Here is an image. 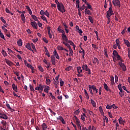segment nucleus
Wrapping results in <instances>:
<instances>
[{
  "label": "nucleus",
  "mask_w": 130,
  "mask_h": 130,
  "mask_svg": "<svg viewBox=\"0 0 130 130\" xmlns=\"http://www.w3.org/2000/svg\"><path fill=\"white\" fill-rule=\"evenodd\" d=\"M6 62L10 67H11L13 64V62H12L11 61H10V60H8V59H6Z\"/></svg>",
  "instance_id": "nucleus-21"
},
{
  "label": "nucleus",
  "mask_w": 130,
  "mask_h": 130,
  "mask_svg": "<svg viewBox=\"0 0 130 130\" xmlns=\"http://www.w3.org/2000/svg\"><path fill=\"white\" fill-rule=\"evenodd\" d=\"M31 17H32V19L35 20V21L39 22V19H38L37 16L34 15H31Z\"/></svg>",
  "instance_id": "nucleus-30"
},
{
  "label": "nucleus",
  "mask_w": 130,
  "mask_h": 130,
  "mask_svg": "<svg viewBox=\"0 0 130 130\" xmlns=\"http://www.w3.org/2000/svg\"><path fill=\"white\" fill-rule=\"evenodd\" d=\"M80 49L82 51H79V53L82 54V59H84L85 56V51L83 50V48H81Z\"/></svg>",
  "instance_id": "nucleus-19"
},
{
  "label": "nucleus",
  "mask_w": 130,
  "mask_h": 130,
  "mask_svg": "<svg viewBox=\"0 0 130 130\" xmlns=\"http://www.w3.org/2000/svg\"><path fill=\"white\" fill-rule=\"evenodd\" d=\"M88 19L90 21V23L93 24L94 23V21L93 20V18L90 16H88Z\"/></svg>",
  "instance_id": "nucleus-34"
},
{
  "label": "nucleus",
  "mask_w": 130,
  "mask_h": 130,
  "mask_svg": "<svg viewBox=\"0 0 130 130\" xmlns=\"http://www.w3.org/2000/svg\"><path fill=\"white\" fill-rule=\"evenodd\" d=\"M88 112L89 113V114H90V115L95 116V115H94V114L91 111L88 110Z\"/></svg>",
  "instance_id": "nucleus-60"
},
{
  "label": "nucleus",
  "mask_w": 130,
  "mask_h": 130,
  "mask_svg": "<svg viewBox=\"0 0 130 130\" xmlns=\"http://www.w3.org/2000/svg\"><path fill=\"white\" fill-rule=\"evenodd\" d=\"M115 42H116V44L115 45H113V48L116 49H117V47L120 46L119 45V41L118 39H117L115 41Z\"/></svg>",
  "instance_id": "nucleus-10"
},
{
  "label": "nucleus",
  "mask_w": 130,
  "mask_h": 130,
  "mask_svg": "<svg viewBox=\"0 0 130 130\" xmlns=\"http://www.w3.org/2000/svg\"><path fill=\"white\" fill-rule=\"evenodd\" d=\"M88 88H89V91H90V94H91L92 96H93V92L92 91V86L89 85Z\"/></svg>",
  "instance_id": "nucleus-37"
},
{
  "label": "nucleus",
  "mask_w": 130,
  "mask_h": 130,
  "mask_svg": "<svg viewBox=\"0 0 130 130\" xmlns=\"http://www.w3.org/2000/svg\"><path fill=\"white\" fill-rule=\"evenodd\" d=\"M6 107H7L8 109H10V111L14 112V110L10 108L9 104H6Z\"/></svg>",
  "instance_id": "nucleus-39"
},
{
  "label": "nucleus",
  "mask_w": 130,
  "mask_h": 130,
  "mask_svg": "<svg viewBox=\"0 0 130 130\" xmlns=\"http://www.w3.org/2000/svg\"><path fill=\"white\" fill-rule=\"evenodd\" d=\"M75 117V119L76 120V125H80V124L79 123H80V121H79V119H78V118H77V116H74Z\"/></svg>",
  "instance_id": "nucleus-28"
},
{
  "label": "nucleus",
  "mask_w": 130,
  "mask_h": 130,
  "mask_svg": "<svg viewBox=\"0 0 130 130\" xmlns=\"http://www.w3.org/2000/svg\"><path fill=\"white\" fill-rule=\"evenodd\" d=\"M54 56H55L56 58H57V59H59V55H58L56 50H54Z\"/></svg>",
  "instance_id": "nucleus-29"
},
{
  "label": "nucleus",
  "mask_w": 130,
  "mask_h": 130,
  "mask_svg": "<svg viewBox=\"0 0 130 130\" xmlns=\"http://www.w3.org/2000/svg\"><path fill=\"white\" fill-rule=\"evenodd\" d=\"M41 126L42 130H46L47 129V125L45 123H42Z\"/></svg>",
  "instance_id": "nucleus-22"
},
{
  "label": "nucleus",
  "mask_w": 130,
  "mask_h": 130,
  "mask_svg": "<svg viewBox=\"0 0 130 130\" xmlns=\"http://www.w3.org/2000/svg\"><path fill=\"white\" fill-rule=\"evenodd\" d=\"M30 45L32 47V50H36V48H35V45H34L33 43H31Z\"/></svg>",
  "instance_id": "nucleus-59"
},
{
  "label": "nucleus",
  "mask_w": 130,
  "mask_h": 130,
  "mask_svg": "<svg viewBox=\"0 0 130 130\" xmlns=\"http://www.w3.org/2000/svg\"><path fill=\"white\" fill-rule=\"evenodd\" d=\"M6 12L8 14H11L12 16L14 15V14L12 13L9 9L6 8Z\"/></svg>",
  "instance_id": "nucleus-38"
},
{
  "label": "nucleus",
  "mask_w": 130,
  "mask_h": 130,
  "mask_svg": "<svg viewBox=\"0 0 130 130\" xmlns=\"http://www.w3.org/2000/svg\"><path fill=\"white\" fill-rule=\"evenodd\" d=\"M84 13H85V15H92V13L90 11V10L87 9V8L85 9Z\"/></svg>",
  "instance_id": "nucleus-14"
},
{
  "label": "nucleus",
  "mask_w": 130,
  "mask_h": 130,
  "mask_svg": "<svg viewBox=\"0 0 130 130\" xmlns=\"http://www.w3.org/2000/svg\"><path fill=\"white\" fill-rule=\"evenodd\" d=\"M50 89V87H49L48 86H46V88L44 89V91L46 93H48V90Z\"/></svg>",
  "instance_id": "nucleus-31"
},
{
  "label": "nucleus",
  "mask_w": 130,
  "mask_h": 130,
  "mask_svg": "<svg viewBox=\"0 0 130 130\" xmlns=\"http://www.w3.org/2000/svg\"><path fill=\"white\" fill-rule=\"evenodd\" d=\"M39 71H40L42 72L44 71L43 67L41 66H39Z\"/></svg>",
  "instance_id": "nucleus-64"
},
{
  "label": "nucleus",
  "mask_w": 130,
  "mask_h": 130,
  "mask_svg": "<svg viewBox=\"0 0 130 130\" xmlns=\"http://www.w3.org/2000/svg\"><path fill=\"white\" fill-rule=\"evenodd\" d=\"M77 72H78V74H81V73L83 72V70L81 69V67H77Z\"/></svg>",
  "instance_id": "nucleus-27"
},
{
  "label": "nucleus",
  "mask_w": 130,
  "mask_h": 130,
  "mask_svg": "<svg viewBox=\"0 0 130 130\" xmlns=\"http://www.w3.org/2000/svg\"><path fill=\"white\" fill-rule=\"evenodd\" d=\"M57 10L60 11L61 13H65L66 10L65 7H64L63 5H57Z\"/></svg>",
  "instance_id": "nucleus-3"
},
{
  "label": "nucleus",
  "mask_w": 130,
  "mask_h": 130,
  "mask_svg": "<svg viewBox=\"0 0 130 130\" xmlns=\"http://www.w3.org/2000/svg\"><path fill=\"white\" fill-rule=\"evenodd\" d=\"M86 6H87V8L90 9V10H91L92 8H91V6L90 5V4L89 3H86Z\"/></svg>",
  "instance_id": "nucleus-57"
},
{
  "label": "nucleus",
  "mask_w": 130,
  "mask_h": 130,
  "mask_svg": "<svg viewBox=\"0 0 130 130\" xmlns=\"http://www.w3.org/2000/svg\"><path fill=\"white\" fill-rule=\"evenodd\" d=\"M0 38L6 41V39L5 38V36L4 35H3V34H0Z\"/></svg>",
  "instance_id": "nucleus-58"
},
{
  "label": "nucleus",
  "mask_w": 130,
  "mask_h": 130,
  "mask_svg": "<svg viewBox=\"0 0 130 130\" xmlns=\"http://www.w3.org/2000/svg\"><path fill=\"white\" fill-rule=\"evenodd\" d=\"M85 118H87V116H83V115H81V119L82 121H85Z\"/></svg>",
  "instance_id": "nucleus-61"
},
{
  "label": "nucleus",
  "mask_w": 130,
  "mask_h": 130,
  "mask_svg": "<svg viewBox=\"0 0 130 130\" xmlns=\"http://www.w3.org/2000/svg\"><path fill=\"white\" fill-rule=\"evenodd\" d=\"M104 55L107 57V58H108V55L107 54V48H104Z\"/></svg>",
  "instance_id": "nucleus-41"
},
{
  "label": "nucleus",
  "mask_w": 130,
  "mask_h": 130,
  "mask_svg": "<svg viewBox=\"0 0 130 130\" xmlns=\"http://www.w3.org/2000/svg\"><path fill=\"white\" fill-rule=\"evenodd\" d=\"M114 57L117 58V60L120 61L118 62V66L120 67L121 68H122V71L124 72H125L126 71V66H125L124 63H122L123 62V60L121 58L120 56L118 53L117 51L114 50L113 51V56Z\"/></svg>",
  "instance_id": "nucleus-1"
},
{
  "label": "nucleus",
  "mask_w": 130,
  "mask_h": 130,
  "mask_svg": "<svg viewBox=\"0 0 130 130\" xmlns=\"http://www.w3.org/2000/svg\"><path fill=\"white\" fill-rule=\"evenodd\" d=\"M44 15H46V16H47L48 18L50 17V14H49V12L47 11H46V13L44 14Z\"/></svg>",
  "instance_id": "nucleus-54"
},
{
  "label": "nucleus",
  "mask_w": 130,
  "mask_h": 130,
  "mask_svg": "<svg viewBox=\"0 0 130 130\" xmlns=\"http://www.w3.org/2000/svg\"><path fill=\"white\" fill-rule=\"evenodd\" d=\"M91 88H92V90H93L94 92L95 91L96 93H98V89H97V88H96V86L95 85H91Z\"/></svg>",
  "instance_id": "nucleus-23"
},
{
  "label": "nucleus",
  "mask_w": 130,
  "mask_h": 130,
  "mask_svg": "<svg viewBox=\"0 0 130 130\" xmlns=\"http://www.w3.org/2000/svg\"><path fill=\"white\" fill-rule=\"evenodd\" d=\"M114 15L113 11L112 9H109L107 12V18H110L111 16Z\"/></svg>",
  "instance_id": "nucleus-9"
},
{
  "label": "nucleus",
  "mask_w": 130,
  "mask_h": 130,
  "mask_svg": "<svg viewBox=\"0 0 130 130\" xmlns=\"http://www.w3.org/2000/svg\"><path fill=\"white\" fill-rule=\"evenodd\" d=\"M118 90H119V92H118V94H119V95L121 97H123L124 95V91H123V89L122 88V85L121 84H118Z\"/></svg>",
  "instance_id": "nucleus-5"
},
{
  "label": "nucleus",
  "mask_w": 130,
  "mask_h": 130,
  "mask_svg": "<svg viewBox=\"0 0 130 130\" xmlns=\"http://www.w3.org/2000/svg\"><path fill=\"white\" fill-rule=\"evenodd\" d=\"M0 19L1 21H2L3 23L6 24L7 23V21H6V20L3 18V17H1Z\"/></svg>",
  "instance_id": "nucleus-50"
},
{
  "label": "nucleus",
  "mask_w": 130,
  "mask_h": 130,
  "mask_svg": "<svg viewBox=\"0 0 130 130\" xmlns=\"http://www.w3.org/2000/svg\"><path fill=\"white\" fill-rule=\"evenodd\" d=\"M123 41H124V44L126 45V47H130V42H129L128 40H126L124 39Z\"/></svg>",
  "instance_id": "nucleus-18"
},
{
  "label": "nucleus",
  "mask_w": 130,
  "mask_h": 130,
  "mask_svg": "<svg viewBox=\"0 0 130 130\" xmlns=\"http://www.w3.org/2000/svg\"><path fill=\"white\" fill-rule=\"evenodd\" d=\"M45 14H46V12H44L43 10H41L40 11L41 15L44 16Z\"/></svg>",
  "instance_id": "nucleus-62"
},
{
  "label": "nucleus",
  "mask_w": 130,
  "mask_h": 130,
  "mask_svg": "<svg viewBox=\"0 0 130 130\" xmlns=\"http://www.w3.org/2000/svg\"><path fill=\"white\" fill-rule=\"evenodd\" d=\"M0 118L4 120H7L8 119V116H7L6 114L0 113Z\"/></svg>",
  "instance_id": "nucleus-11"
},
{
  "label": "nucleus",
  "mask_w": 130,
  "mask_h": 130,
  "mask_svg": "<svg viewBox=\"0 0 130 130\" xmlns=\"http://www.w3.org/2000/svg\"><path fill=\"white\" fill-rule=\"evenodd\" d=\"M79 0H76V8L79 9Z\"/></svg>",
  "instance_id": "nucleus-44"
},
{
  "label": "nucleus",
  "mask_w": 130,
  "mask_h": 130,
  "mask_svg": "<svg viewBox=\"0 0 130 130\" xmlns=\"http://www.w3.org/2000/svg\"><path fill=\"white\" fill-rule=\"evenodd\" d=\"M85 8H86V7H85V5H82V7H81L80 8H79V11H82L83 10H85Z\"/></svg>",
  "instance_id": "nucleus-45"
},
{
  "label": "nucleus",
  "mask_w": 130,
  "mask_h": 130,
  "mask_svg": "<svg viewBox=\"0 0 130 130\" xmlns=\"http://www.w3.org/2000/svg\"><path fill=\"white\" fill-rule=\"evenodd\" d=\"M54 2L56 3V4H57V5H63V4H62V3H59V2H58V0H55Z\"/></svg>",
  "instance_id": "nucleus-52"
},
{
  "label": "nucleus",
  "mask_w": 130,
  "mask_h": 130,
  "mask_svg": "<svg viewBox=\"0 0 130 130\" xmlns=\"http://www.w3.org/2000/svg\"><path fill=\"white\" fill-rule=\"evenodd\" d=\"M66 49L63 48L62 47L60 46H57V50H64Z\"/></svg>",
  "instance_id": "nucleus-43"
},
{
  "label": "nucleus",
  "mask_w": 130,
  "mask_h": 130,
  "mask_svg": "<svg viewBox=\"0 0 130 130\" xmlns=\"http://www.w3.org/2000/svg\"><path fill=\"white\" fill-rule=\"evenodd\" d=\"M63 84H64L63 81H62V80L61 79H60V86H63Z\"/></svg>",
  "instance_id": "nucleus-51"
},
{
  "label": "nucleus",
  "mask_w": 130,
  "mask_h": 130,
  "mask_svg": "<svg viewBox=\"0 0 130 130\" xmlns=\"http://www.w3.org/2000/svg\"><path fill=\"white\" fill-rule=\"evenodd\" d=\"M1 123H2L3 126H4V127H6V126H7V121L3 120V121H2Z\"/></svg>",
  "instance_id": "nucleus-46"
},
{
  "label": "nucleus",
  "mask_w": 130,
  "mask_h": 130,
  "mask_svg": "<svg viewBox=\"0 0 130 130\" xmlns=\"http://www.w3.org/2000/svg\"><path fill=\"white\" fill-rule=\"evenodd\" d=\"M35 90L42 91L43 90V87H35Z\"/></svg>",
  "instance_id": "nucleus-32"
},
{
  "label": "nucleus",
  "mask_w": 130,
  "mask_h": 130,
  "mask_svg": "<svg viewBox=\"0 0 130 130\" xmlns=\"http://www.w3.org/2000/svg\"><path fill=\"white\" fill-rule=\"evenodd\" d=\"M103 86L104 87V89H105L106 91L111 92V89H109V87H108V86H107V84L104 83L103 84Z\"/></svg>",
  "instance_id": "nucleus-15"
},
{
  "label": "nucleus",
  "mask_w": 130,
  "mask_h": 130,
  "mask_svg": "<svg viewBox=\"0 0 130 130\" xmlns=\"http://www.w3.org/2000/svg\"><path fill=\"white\" fill-rule=\"evenodd\" d=\"M90 102H91V105H92V106H93V108H95V107H96V103L94 101V100L91 99V100H90Z\"/></svg>",
  "instance_id": "nucleus-36"
},
{
  "label": "nucleus",
  "mask_w": 130,
  "mask_h": 130,
  "mask_svg": "<svg viewBox=\"0 0 130 130\" xmlns=\"http://www.w3.org/2000/svg\"><path fill=\"white\" fill-rule=\"evenodd\" d=\"M30 25L31 26H32V27H34V28H35V29H37V23H36L35 21L31 22Z\"/></svg>",
  "instance_id": "nucleus-13"
},
{
  "label": "nucleus",
  "mask_w": 130,
  "mask_h": 130,
  "mask_svg": "<svg viewBox=\"0 0 130 130\" xmlns=\"http://www.w3.org/2000/svg\"><path fill=\"white\" fill-rule=\"evenodd\" d=\"M41 18H42V20H43L44 21H46V22H47V20L46 19V17H45L44 16H41Z\"/></svg>",
  "instance_id": "nucleus-53"
},
{
  "label": "nucleus",
  "mask_w": 130,
  "mask_h": 130,
  "mask_svg": "<svg viewBox=\"0 0 130 130\" xmlns=\"http://www.w3.org/2000/svg\"><path fill=\"white\" fill-rule=\"evenodd\" d=\"M12 88H13V91L16 92H18V86L15 85V84L13 83L12 84Z\"/></svg>",
  "instance_id": "nucleus-12"
},
{
  "label": "nucleus",
  "mask_w": 130,
  "mask_h": 130,
  "mask_svg": "<svg viewBox=\"0 0 130 130\" xmlns=\"http://www.w3.org/2000/svg\"><path fill=\"white\" fill-rule=\"evenodd\" d=\"M63 44H64L65 46H67V48H69V56H73V50L71 49V46L69 44L66 43L64 42H63Z\"/></svg>",
  "instance_id": "nucleus-6"
},
{
  "label": "nucleus",
  "mask_w": 130,
  "mask_h": 130,
  "mask_svg": "<svg viewBox=\"0 0 130 130\" xmlns=\"http://www.w3.org/2000/svg\"><path fill=\"white\" fill-rule=\"evenodd\" d=\"M22 40H19V41H17V45L18 46L21 47L22 46Z\"/></svg>",
  "instance_id": "nucleus-35"
},
{
  "label": "nucleus",
  "mask_w": 130,
  "mask_h": 130,
  "mask_svg": "<svg viewBox=\"0 0 130 130\" xmlns=\"http://www.w3.org/2000/svg\"><path fill=\"white\" fill-rule=\"evenodd\" d=\"M106 108H107V109L110 110L112 108V107L111 106H110L109 105H107V107H106Z\"/></svg>",
  "instance_id": "nucleus-63"
},
{
  "label": "nucleus",
  "mask_w": 130,
  "mask_h": 130,
  "mask_svg": "<svg viewBox=\"0 0 130 130\" xmlns=\"http://www.w3.org/2000/svg\"><path fill=\"white\" fill-rule=\"evenodd\" d=\"M62 40H63L62 44H63V42H64L66 44H70V45H71L73 47H75V45L73 43V42H72V41H69L68 38H67V40H64V39H62Z\"/></svg>",
  "instance_id": "nucleus-8"
},
{
  "label": "nucleus",
  "mask_w": 130,
  "mask_h": 130,
  "mask_svg": "<svg viewBox=\"0 0 130 130\" xmlns=\"http://www.w3.org/2000/svg\"><path fill=\"white\" fill-rule=\"evenodd\" d=\"M92 47H93V48H94V50H98V47H96V45L94 44L91 45Z\"/></svg>",
  "instance_id": "nucleus-56"
},
{
  "label": "nucleus",
  "mask_w": 130,
  "mask_h": 130,
  "mask_svg": "<svg viewBox=\"0 0 130 130\" xmlns=\"http://www.w3.org/2000/svg\"><path fill=\"white\" fill-rule=\"evenodd\" d=\"M99 109L100 110V113H101V115L104 116V111H103L102 107L100 106Z\"/></svg>",
  "instance_id": "nucleus-33"
},
{
  "label": "nucleus",
  "mask_w": 130,
  "mask_h": 130,
  "mask_svg": "<svg viewBox=\"0 0 130 130\" xmlns=\"http://www.w3.org/2000/svg\"><path fill=\"white\" fill-rule=\"evenodd\" d=\"M29 89H30L31 91L35 92V89H34L33 86H31V85H29Z\"/></svg>",
  "instance_id": "nucleus-55"
},
{
  "label": "nucleus",
  "mask_w": 130,
  "mask_h": 130,
  "mask_svg": "<svg viewBox=\"0 0 130 130\" xmlns=\"http://www.w3.org/2000/svg\"><path fill=\"white\" fill-rule=\"evenodd\" d=\"M25 8H26V10H27V11H28V14H29V15H32V11H31V9L29 8V6H25Z\"/></svg>",
  "instance_id": "nucleus-25"
},
{
  "label": "nucleus",
  "mask_w": 130,
  "mask_h": 130,
  "mask_svg": "<svg viewBox=\"0 0 130 130\" xmlns=\"http://www.w3.org/2000/svg\"><path fill=\"white\" fill-rule=\"evenodd\" d=\"M42 40L44 42L46 43V44L48 43V40H47L46 38H42Z\"/></svg>",
  "instance_id": "nucleus-48"
},
{
  "label": "nucleus",
  "mask_w": 130,
  "mask_h": 130,
  "mask_svg": "<svg viewBox=\"0 0 130 130\" xmlns=\"http://www.w3.org/2000/svg\"><path fill=\"white\" fill-rule=\"evenodd\" d=\"M72 69V67H71V66H69V67H68V68H66V71H71V70Z\"/></svg>",
  "instance_id": "nucleus-49"
},
{
  "label": "nucleus",
  "mask_w": 130,
  "mask_h": 130,
  "mask_svg": "<svg viewBox=\"0 0 130 130\" xmlns=\"http://www.w3.org/2000/svg\"><path fill=\"white\" fill-rule=\"evenodd\" d=\"M30 45H31V44L29 45V44H27V45H25V48H27L28 50H29L31 51H32V52H34L33 50H32V49H31Z\"/></svg>",
  "instance_id": "nucleus-26"
},
{
  "label": "nucleus",
  "mask_w": 130,
  "mask_h": 130,
  "mask_svg": "<svg viewBox=\"0 0 130 130\" xmlns=\"http://www.w3.org/2000/svg\"><path fill=\"white\" fill-rule=\"evenodd\" d=\"M82 69L83 70L86 71V72H87L88 75L91 74V72H90V69L88 68V66L87 64L82 65Z\"/></svg>",
  "instance_id": "nucleus-4"
},
{
  "label": "nucleus",
  "mask_w": 130,
  "mask_h": 130,
  "mask_svg": "<svg viewBox=\"0 0 130 130\" xmlns=\"http://www.w3.org/2000/svg\"><path fill=\"white\" fill-rule=\"evenodd\" d=\"M118 122L119 123V124H123V123H124L125 122V121H123V118H122L121 117H120V118H119V119H118Z\"/></svg>",
  "instance_id": "nucleus-20"
},
{
  "label": "nucleus",
  "mask_w": 130,
  "mask_h": 130,
  "mask_svg": "<svg viewBox=\"0 0 130 130\" xmlns=\"http://www.w3.org/2000/svg\"><path fill=\"white\" fill-rule=\"evenodd\" d=\"M93 64H95V63H100V61H99L98 58H96V57H94L93 58Z\"/></svg>",
  "instance_id": "nucleus-24"
},
{
  "label": "nucleus",
  "mask_w": 130,
  "mask_h": 130,
  "mask_svg": "<svg viewBox=\"0 0 130 130\" xmlns=\"http://www.w3.org/2000/svg\"><path fill=\"white\" fill-rule=\"evenodd\" d=\"M112 4L115 7H118V8L121 7L120 1H119V0H113Z\"/></svg>",
  "instance_id": "nucleus-7"
},
{
  "label": "nucleus",
  "mask_w": 130,
  "mask_h": 130,
  "mask_svg": "<svg viewBox=\"0 0 130 130\" xmlns=\"http://www.w3.org/2000/svg\"><path fill=\"white\" fill-rule=\"evenodd\" d=\"M2 53L4 56V57L7 56V52L5 51L4 50H2Z\"/></svg>",
  "instance_id": "nucleus-40"
},
{
  "label": "nucleus",
  "mask_w": 130,
  "mask_h": 130,
  "mask_svg": "<svg viewBox=\"0 0 130 130\" xmlns=\"http://www.w3.org/2000/svg\"><path fill=\"white\" fill-rule=\"evenodd\" d=\"M57 31L59 32V33H61V38L63 39L64 40L67 41V37L65 35V31L61 29V26H59L57 28Z\"/></svg>",
  "instance_id": "nucleus-2"
},
{
  "label": "nucleus",
  "mask_w": 130,
  "mask_h": 130,
  "mask_svg": "<svg viewBox=\"0 0 130 130\" xmlns=\"http://www.w3.org/2000/svg\"><path fill=\"white\" fill-rule=\"evenodd\" d=\"M52 64L55 65V57L52 55L51 57Z\"/></svg>",
  "instance_id": "nucleus-17"
},
{
  "label": "nucleus",
  "mask_w": 130,
  "mask_h": 130,
  "mask_svg": "<svg viewBox=\"0 0 130 130\" xmlns=\"http://www.w3.org/2000/svg\"><path fill=\"white\" fill-rule=\"evenodd\" d=\"M44 49H45V52H46V55L48 56V57H50V53H49L48 50L46 46H44Z\"/></svg>",
  "instance_id": "nucleus-16"
},
{
  "label": "nucleus",
  "mask_w": 130,
  "mask_h": 130,
  "mask_svg": "<svg viewBox=\"0 0 130 130\" xmlns=\"http://www.w3.org/2000/svg\"><path fill=\"white\" fill-rule=\"evenodd\" d=\"M46 84L50 85L51 82L50 79L46 78Z\"/></svg>",
  "instance_id": "nucleus-47"
},
{
  "label": "nucleus",
  "mask_w": 130,
  "mask_h": 130,
  "mask_svg": "<svg viewBox=\"0 0 130 130\" xmlns=\"http://www.w3.org/2000/svg\"><path fill=\"white\" fill-rule=\"evenodd\" d=\"M111 84L112 85L115 84V81L114 80V77H112L111 78Z\"/></svg>",
  "instance_id": "nucleus-42"
}]
</instances>
